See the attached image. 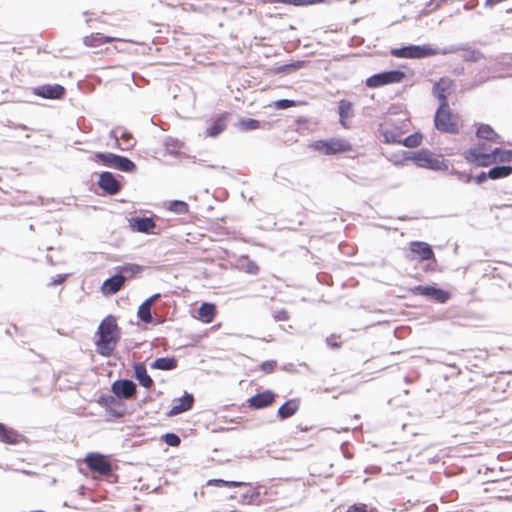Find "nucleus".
<instances>
[{
  "mask_svg": "<svg viewBox=\"0 0 512 512\" xmlns=\"http://www.w3.org/2000/svg\"><path fill=\"white\" fill-rule=\"evenodd\" d=\"M84 44L88 47H99L103 44L110 43L113 41L112 37L104 36L100 33L91 34L84 37Z\"/></svg>",
  "mask_w": 512,
  "mask_h": 512,
  "instance_id": "nucleus-26",
  "label": "nucleus"
},
{
  "mask_svg": "<svg viewBox=\"0 0 512 512\" xmlns=\"http://www.w3.org/2000/svg\"><path fill=\"white\" fill-rule=\"evenodd\" d=\"M259 271L258 266L254 262H250L247 265V272L250 274H257Z\"/></svg>",
  "mask_w": 512,
  "mask_h": 512,
  "instance_id": "nucleus-53",
  "label": "nucleus"
},
{
  "mask_svg": "<svg viewBox=\"0 0 512 512\" xmlns=\"http://www.w3.org/2000/svg\"><path fill=\"white\" fill-rule=\"evenodd\" d=\"M411 159L418 167L421 168H426L433 171L448 170V164L442 156L435 157L433 153L426 149L414 152Z\"/></svg>",
  "mask_w": 512,
  "mask_h": 512,
  "instance_id": "nucleus-2",
  "label": "nucleus"
},
{
  "mask_svg": "<svg viewBox=\"0 0 512 512\" xmlns=\"http://www.w3.org/2000/svg\"><path fill=\"white\" fill-rule=\"evenodd\" d=\"M493 151L496 157V162L512 161V150H502L500 148H494Z\"/></svg>",
  "mask_w": 512,
  "mask_h": 512,
  "instance_id": "nucleus-39",
  "label": "nucleus"
},
{
  "mask_svg": "<svg viewBox=\"0 0 512 512\" xmlns=\"http://www.w3.org/2000/svg\"><path fill=\"white\" fill-rule=\"evenodd\" d=\"M98 185L109 195L117 194L121 189V184L111 172H103L100 174Z\"/></svg>",
  "mask_w": 512,
  "mask_h": 512,
  "instance_id": "nucleus-13",
  "label": "nucleus"
},
{
  "mask_svg": "<svg viewBox=\"0 0 512 512\" xmlns=\"http://www.w3.org/2000/svg\"><path fill=\"white\" fill-rule=\"evenodd\" d=\"M35 94L47 99H61L65 94V88L60 84H47L36 88Z\"/></svg>",
  "mask_w": 512,
  "mask_h": 512,
  "instance_id": "nucleus-16",
  "label": "nucleus"
},
{
  "mask_svg": "<svg viewBox=\"0 0 512 512\" xmlns=\"http://www.w3.org/2000/svg\"><path fill=\"white\" fill-rule=\"evenodd\" d=\"M384 141L389 144H401L400 133L394 129H386L382 132Z\"/></svg>",
  "mask_w": 512,
  "mask_h": 512,
  "instance_id": "nucleus-35",
  "label": "nucleus"
},
{
  "mask_svg": "<svg viewBox=\"0 0 512 512\" xmlns=\"http://www.w3.org/2000/svg\"><path fill=\"white\" fill-rule=\"evenodd\" d=\"M328 344H329L330 346H332V347H337V346H338L337 344H334V342H331V343H330V342H328Z\"/></svg>",
  "mask_w": 512,
  "mask_h": 512,
  "instance_id": "nucleus-58",
  "label": "nucleus"
},
{
  "mask_svg": "<svg viewBox=\"0 0 512 512\" xmlns=\"http://www.w3.org/2000/svg\"><path fill=\"white\" fill-rule=\"evenodd\" d=\"M184 144L180 140L172 137H167L164 140L165 151L170 155H178Z\"/></svg>",
  "mask_w": 512,
  "mask_h": 512,
  "instance_id": "nucleus-30",
  "label": "nucleus"
},
{
  "mask_svg": "<svg viewBox=\"0 0 512 512\" xmlns=\"http://www.w3.org/2000/svg\"><path fill=\"white\" fill-rule=\"evenodd\" d=\"M86 465L95 472L101 475H108L111 470V464L102 454L90 453L85 458Z\"/></svg>",
  "mask_w": 512,
  "mask_h": 512,
  "instance_id": "nucleus-10",
  "label": "nucleus"
},
{
  "mask_svg": "<svg viewBox=\"0 0 512 512\" xmlns=\"http://www.w3.org/2000/svg\"><path fill=\"white\" fill-rule=\"evenodd\" d=\"M119 274L126 275V279L134 276L142 271V267L138 264L127 263L116 267Z\"/></svg>",
  "mask_w": 512,
  "mask_h": 512,
  "instance_id": "nucleus-33",
  "label": "nucleus"
},
{
  "mask_svg": "<svg viewBox=\"0 0 512 512\" xmlns=\"http://www.w3.org/2000/svg\"><path fill=\"white\" fill-rule=\"evenodd\" d=\"M239 126L242 130H254V129H257L259 128L260 126V122L258 120H255V119H252V118H248V119H243L239 122Z\"/></svg>",
  "mask_w": 512,
  "mask_h": 512,
  "instance_id": "nucleus-41",
  "label": "nucleus"
},
{
  "mask_svg": "<svg viewBox=\"0 0 512 512\" xmlns=\"http://www.w3.org/2000/svg\"><path fill=\"white\" fill-rule=\"evenodd\" d=\"M463 156L466 161L473 163L478 167H487L496 163V157L493 150L489 153H482L477 149H468L463 153Z\"/></svg>",
  "mask_w": 512,
  "mask_h": 512,
  "instance_id": "nucleus-9",
  "label": "nucleus"
},
{
  "mask_svg": "<svg viewBox=\"0 0 512 512\" xmlns=\"http://www.w3.org/2000/svg\"><path fill=\"white\" fill-rule=\"evenodd\" d=\"M460 52H462L461 58L467 62H477L483 57L479 51L464 45Z\"/></svg>",
  "mask_w": 512,
  "mask_h": 512,
  "instance_id": "nucleus-32",
  "label": "nucleus"
},
{
  "mask_svg": "<svg viewBox=\"0 0 512 512\" xmlns=\"http://www.w3.org/2000/svg\"><path fill=\"white\" fill-rule=\"evenodd\" d=\"M435 127L445 133H458V125L452 120V114L448 102L439 103L434 116Z\"/></svg>",
  "mask_w": 512,
  "mask_h": 512,
  "instance_id": "nucleus-3",
  "label": "nucleus"
},
{
  "mask_svg": "<svg viewBox=\"0 0 512 512\" xmlns=\"http://www.w3.org/2000/svg\"><path fill=\"white\" fill-rule=\"evenodd\" d=\"M404 78L405 73L400 70L384 71L367 78L366 85L369 88H377L387 84L400 83Z\"/></svg>",
  "mask_w": 512,
  "mask_h": 512,
  "instance_id": "nucleus-7",
  "label": "nucleus"
},
{
  "mask_svg": "<svg viewBox=\"0 0 512 512\" xmlns=\"http://www.w3.org/2000/svg\"><path fill=\"white\" fill-rule=\"evenodd\" d=\"M278 2L285 3V4H294L299 5L301 2L299 0H277Z\"/></svg>",
  "mask_w": 512,
  "mask_h": 512,
  "instance_id": "nucleus-56",
  "label": "nucleus"
},
{
  "mask_svg": "<svg viewBox=\"0 0 512 512\" xmlns=\"http://www.w3.org/2000/svg\"><path fill=\"white\" fill-rule=\"evenodd\" d=\"M163 440L168 446L171 447H177L181 442L180 437L175 433H166L163 436Z\"/></svg>",
  "mask_w": 512,
  "mask_h": 512,
  "instance_id": "nucleus-43",
  "label": "nucleus"
},
{
  "mask_svg": "<svg viewBox=\"0 0 512 512\" xmlns=\"http://www.w3.org/2000/svg\"><path fill=\"white\" fill-rule=\"evenodd\" d=\"M125 281L126 275L117 273L103 282L101 290L105 295L116 294L123 287Z\"/></svg>",
  "mask_w": 512,
  "mask_h": 512,
  "instance_id": "nucleus-15",
  "label": "nucleus"
},
{
  "mask_svg": "<svg viewBox=\"0 0 512 512\" xmlns=\"http://www.w3.org/2000/svg\"><path fill=\"white\" fill-rule=\"evenodd\" d=\"M511 174L512 166L510 165L495 166L488 171V177L493 180L508 177Z\"/></svg>",
  "mask_w": 512,
  "mask_h": 512,
  "instance_id": "nucleus-29",
  "label": "nucleus"
},
{
  "mask_svg": "<svg viewBox=\"0 0 512 512\" xmlns=\"http://www.w3.org/2000/svg\"><path fill=\"white\" fill-rule=\"evenodd\" d=\"M259 498V492H246L241 495L240 502L243 504H252Z\"/></svg>",
  "mask_w": 512,
  "mask_h": 512,
  "instance_id": "nucleus-44",
  "label": "nucleus"
},
{
  "mask_svg": "<svg viewBox=\"0 0 512 512\" xmlns=\"http://www.w3.org/2000/svg\"><path fill=\"white\" fill-rule=\"evenodd\" d=\"M109 135L116 141L117 147L122 151H129L133 149L136 144L133 136L124 128L116 127L110 131Z\"/></svg>",
  "mask_w": 512,
  "mask_h": 512,
  "instance_id": "nucleus-12",
  "label": "nucleus"
},
{
  "mask_svg": "<svg viewBox=\"0 0 512 512\" xmlns=\"http://www.w3.org/2000/svg\"><path fill=\"white\" fill-rule=\"evenodd\" d=\"M391 54L397 58L422 59L436 55V51L429 45H409L392 49Z\"/></svg>",
  "mask_w": 512,
  "mask_h": 512,
  "instance_id": "nucleus-6",
  "label": "nucleus"
},
{
  "mask_svg": "<svg viewBox=\"0 0 512 512\" xmlns=\"http://www.w3.org/2000/svg\"><path fill=\"white\" fill-rule=\"evenodd\" d=\"M150 367L152 369L169 371L177 367V360L174 357H162L155 359Z\"/></svg>",
  "mask_w": 512,
  "mask_h": 512,
  "instance_id": "nucleus-25",
  "label": "nucleus"
},
{
  "mask_svg": "<svg viewBox=\"0 0 512 512\" xmlns=\"http://www.w3.org/2000/svg\"><path fill=\"white\" fill-rule=\"evenodd\" d=\"M209 485H215V486H226V487H241L246 486L248 483L246 482H240V481H225L222 479H212L208 481Z\"/></svg>",
  "mask_w": 512,
  "mask_h": 512,
  "instance_id": "nucleus-37",
  "label": "nucleus"
},
{
  "mask_svg": "<svg viewBox=\"0 0 512 512\" xmlns=\"http://www.w3.org/2000/svg\"><path fill=\"white\" fill-rule=\"evenodd\" d=\"M141 306L145 307V308H149L151 310V306L152 304H150L147 299L141 304Z\"/></svg>",
  "mask_w": 512,
  "mask_h": 512,
  "instance_id": "nucleus-57",
  "label": "nucleus"
},
{
  "mask_svg": "<svg viewBox=\"0 0 512 512\" xmlns=\"http://www.w3.org/2000/svg\"><path fill=\"white\" fill-rule=\"evenodd\" d=\"M453 80L442 77L433 85L432 94L439 100V103L448 102L446 93L450 91Z\"/></svg>",
  "mask_w": 512,
  "mask_h": 512,
  "instance_id": "nucleus-17",
  "label": "nucleus"
},
{
  "mask_svg": "<svg viewBox=\"0 0 512 512\" xmlns=\"http://www.w3.org/2000/svg\"><path fill=\"white\" fill-rule=\"evenodd\" d=\"M410 251L417 254L421 260H430L434 258V252L429 244L421 241L410 243Z\"/></svg>",
  "mask_w": 512,
  "mask_h": 512,
  "instance_id": "nucleus-18",
  "label": "nucleus"
},
{
  "mask_svg": "<svg viewBox=\"0 0 512 512\" xmlns=\"http://www.w3.org/2000/svg\"><path fill=\"white\" fill-rule=\"evenodd\" d=\"M111 391L118 398L131 399L137 392V386L129 379L116 380L111 385Z\"/></svg>",
  "mask_w": 512,
  "mask_h": 512,
  "instance_id": "nucleus-11",
  "label": "nucleus"
},
{
  "mask_svg": "<svg viewBox=\"0 0 512 512\" xmlns=\"http://www.w3.org/2000/svg\"><path fill=\"white\" fill-rule=\"evenodd\" d=\"M414 295L425 296L437 303H445L450 299V293L434 286L418 285L411 289Z\"/></svg>",
  "mask_w": 512,
  "mask_h": 512,
  "instance_id": "nucleus-8",
  "label": "nucleus"
},
{
  "mask_svg": "<svg viewBox=\"0 0 512 512\" xmlns=\"http://www.w3.org/2000/svg\"><path fill=\"white\" fill-rule=\"evenodd\" d=\"M422 142V135L420 133H414L407 136L404 140H402L401 144L408 148L418 147Z\"/></svg>",
  "mask_w": 512,
  "mask_h": 512,
  "instance_id": "nucleus-36",
  "label": "nucleus"
},
{
  "mask_svg": "<svg viewBox=\"0 0 512 512\" xmlns=\"http://www.w3.org/2000/svg\"><path fill=\"white\" fill-rule=\"evenodd\" d=\"M97 333L99 335L96 341L97 352L105 357L110 356L120 339L116 319L111 315L104 318L98 326Z\"/></svg>",
  "mask_w": 512,
  "mask_h": 512,
  "instance_id": "nucleus-1",
  "label": "nucleus"
},
{
  "mask_svg": "<svg viewBox=\"0 0 512 512\" xmlns=\"http://www.w3.org/2000/svg\"><path fill=\"white\" fill-rule=\"evenodd\" d=\"M226 128L225 121L222 117L217 118L214 123L207 128L206 135L209 137H216L222 133Z\"/></svg>",
  "mask_w": 512,
  "mask_h": 512,
  "instance_id": "nucleus-34",
  "label": "nucleus"
},
{
  "mask_svg": "<svg viewBox=\"0 0 512 512\" xmlns=\"http://www.w3.org/2000/svg\"><path fill=\"white\" fill-rule=\"evenodd\" d=\"M134 376L143 387L150 389L154 382L148 375L146 367L142 363H138L134 366Z\"/></svg>",
  "mask_w": 512,
  "mask_h": 512,
  "instance_id": "nucleus-22",
  "label": "nucleus"
},
{
  "mask_svg": "<svg viewBox=\"0 0 512 512\" xmlns=\"http://www.w3.org/2000/svg\"><path fill=\"white\" fill-rule=\"evenodd\" d=\"M273 401L274 394L271 391L267 390L251 397L249 403L251 407L261 409L269 406Z\"/></svg>",
  "mask_w": 512,
  "mask_h": 512,
  "instance_id": "nucleus-20",
  "label": "nucleus"
},
{
  "mask_svg": "<svg viewBox=\"0 0 512 512\" xmlns=\"http://www.w3.org/2000/svg\"><path fill=\"white\" fill-rule=\"evenodd\" d=\"M276 362L274 360H268L261 364L260 368L264 373H271L275 368Z\"/></svg>",
  "mask_w": 512,
  "mask_h": 512,
  "instance_id": "nucleus-46",
  "label": "nucleus"
},
{
  "mask_svg": "<svg viewBox=\"0 0 512 512\" xmlns=\"http://www.w3.org/2000/svg\"><path fill=\"white\" fill-rule=\"evenodd\" d=\"M298 408L299 406L295 400H289L280 406L278 409V416L281 419H286L294 415Z\"/></svg>",
  "mask_w": 512,
  "mask_h": 512,
  "instance_id": "nucleus-28",
  "label": "nucleus"
},
{
  "mask_svg": "<svg viewBox=\"0 0 512 512\" xmlns=\"http://www.w3.org/2000/svg\"><path fill=\"white\" fill-rule=\"evenodd\" d=\"M169 210L176 214H185L188 212V204L184 201L174 200L170 202Z\"/></svg>",
  "mask_w": 512,
  "mask_h": 512,
  "instance_id": "nucleus-38",
  "label": "nucleus"
},
{
  "mask_svg": "<svg viewBox=\"0 0 512 512\" xmlns=\"http://www.w3.org/2000/svg\"><path fill=\"white\" fill-rule=\"evenodd\" d=\"M461 49H463L462 44H453V45L443 47L441 49H435V51H436V55H438V54L447 55V54H453V53L460 52Z\"/></svg>",
  "mask_w": 512,
  "mask_h": 512,
  "instance_id": "nucleus-40",
  "label": "nucleus"
},
{
  "mask_svg": "<svg viewBox=\"0 0 512 512\" xmlns=\"http://www.w3.org/2000/svg\"><path fill=\"white\" fill-rule=\"evenodd\" d=\"M346 512H367L364 505H353L350 506Z\"/></svg>",
  "mask_w": 512,
  "mask_h": 512,
  "instance_id": "nucleus-51",
  "label": "nucleus"
},
{
  "mask_svg": "<svg viewBox=\"0 0 512 512\" xmlns=\"http://www.w3.org/2000/svg\"><path fill=\"white\" fill-rule=\"evenodd\" d=\"M161 297V295L159 293H156L152 296H150L149 298H147V301L150 303V304H154L159 298Z\"/></svg>",
  "mask_w": 512,
  "mask_h": 512,
  "instance_id": "nucleus-55",
  "label": "nucleus"
},
{
  "mask_svg": "<svg viewBox=\"0 0 512 512\" xmlns=\"http://www.w3.org/2000/svg\"><path fill=\"white\" fill-rule=\"evenodd\" d=\"M487 178H489L488 177V172L487 173L481 172L476 177H473V179L476 181L477 184H482L483 182L486 181Z\"/></svg>",
  "mask_w": 512,
  "mask_h": 512,
  "instance_id": "nucleus-50",
  "label": "nucleus"
},
{
  "mask_svg": "<svg viewBox=\"0 0 512 512\" xmlns=\"http://www.w3.org/2000/svg\"><path fill=\"white\" fill-rule=\"evenodd\" d=\"M303 64H304L303 62L298 61V62H295L293 64L286 65L285 68L299 69V68L303 67Z\"/></svg>",
  "mask_w": 512,
  "mask_h": 512,
  "instance_id": "nucleus-54",
  "label": "nucleus"
},
{
  "mask_svg": "<svg viewBox=\"0 0 512 512\" xmlns=\"http://www.w3.org/2000/svg\"><path fill=\"white\" fill-rule=\"evenodd\" d=\"M454 175L457 176V178L460 180V181H463L465 183H469L471 182V180L473 179V176L471 174H468L466 172H461V171H453L452 172Z\"/></svg>",
  "mask_w": 512,
  "mask_h": 512,
  "instance_id": "nucleus-47",
  "label": "nucleus"
},
{
  "mask_svg": "<svg viewBox=\"0 0 512 512\" xmlns=\"http://www.w3.org/2000/svg\"><path fill=\"white\" fill-rule=\"evenodd\" d=\"M194 403V397L192 394L187 392L184 393L183 397L174 399L172 401V406L169 411L170 416H175L190 410Z\"/></svg>",
  "mask_w": 512,
  "mask_h": 512,
  "instance_id": "nucleus-14",
  "label": "nucleus"
},
{
  "mask_svg": "<svg viewBox=\"0 0 512 512\" xmlns=\"http://www.w3.org/2000/svg\"><path fill=\"white\" fill-rule=\"evenodd\" d=\"M469 149H477V150H479V152H482V153H489L490 151L493 150V149H490L485 143H479L477 145L470 147Z\"/></svg>",
  "mask_w": 512,
  "mask_h": 512,
  "instance_id": "nucleus-49",
  "label": "nucleus"
},
{
  "mask_svg": "<svg viewBox=\"0 0 512 512\" xmlns=\"http://www.w3.org/2000/svg\"><path fill=\"white\" fill-rule=\"evenodd\" d=\"M293 106H295V101L289 99H280L275 102L277 109H287Z\"/></svg>",
  "mask_w": 512,
  "mask_h": 512,
  "instance_id": "nucleus-45",
  "label": "nucleus"
},
{
  "mask_svg": "<svg viewBox=\"0 0 512 512\" xmlns=\"http://www.w3.org/2000/svg\"><path fill=\"white\" fill-rule=\"evenodd\" d=\"M21 435L15 430L6 427L0 423V441L6 444H17L20 441Z\"/></svg>",
  "mask_w": 512,
  "mask_h": 512,
  "instance_id": "nucleus-24",
  "label": "nucleus"
},
{
  "mask_svg": "<svg viewBox=\"0 0 512 512\" xmlns=\"http://www.w3.org/2000/svg\"><path fill=\"white\" fill-rule=\"evenodd\" d=\"M64 280H65V276L58 274L52 279V281L50 282V285L55 286V285L61 284Z\"/></svg>",
  "mask_w": 512,
  "mask_h": 512,
  "instance_id": "nucleus-52",
  "label": "nucleus"
},
{
  "mask_svg": "<svg viewBox=\"0 0 512 512\" xmlns=\"http://www.w3.org/2000/svg\"><path fill=\"white\" fill-rule=\"evenodd\" d=\"M130 225L134 231L141 233H150L156 226L151 217H134L130 220Z\"/></svg>",
  "mask_w": 512,
  "mask_h": 512,
  "instance_id": "nucleus-19",
  "label": "nucleus"
},
{
  "mask_svg": "<svg viewBox=\"0 0 512 512\" xmlns=\"http://www.w3.org/2000/svg\"><path fill=\"white\" fill-rule=\"evenodd\" d=\"M137 315L140 318L141 321L145 323H151L152 322V315L151 310L149 308H145L143 306H139Z\"/></svg>",
  "mask_w": 512,
  "mask_h": 512,
  "instance_id": "nucleus-42",
  "label": "nucleus"
},
{
  "mask_svg": "<svg viewBox=\"0 0 512 512\" xmlns=\"http://www.w3.org/2000/svg\"><path fill=\"white\" fill-rule=\"evenodd\" d=\"M107 408L108 411L117 418L123 417L125 414V410L123 409L122 404L113 396L109 397Z\"/></svg>",
  "mask_w": 512,
  "mask_h": 512,
  "instance_id": "nucleus-31",
  "label": "nucleus"
},
{
  "mask_svg": "<svg viewBox=\"0 0 512 512\" xmlns=\"http://www.w3.org/2000/svg\"><path fill=\"white\" fill-rule=\"evenodd\" d=\"M311 147L325 155H334L337 153L348 152L352 149L350 142L341 138L317 140L312 143Z\"/></svg>",
  "mask_w": 512,
  "mask_h": 512,
  "instance_id": "nucleus-5",
  "label": "nucleus"
},
{
  "mask_svg": "<svg viewBox=\"0 0 512 512\" xmlns=\"http://www.w3.org/2000/svg\"><path fill=\"white\" fill-rule=\"evenodd\" d=\"M476 135L478 138L492 141L494 143H502L501 137L487 124H481L477 131Z\"/></svg>",
  "mask_w": 512,
  "mask_h": 512,
  "instance_id": "nucleus-23",
  "label": "nucleus"
},
{
  "mask_svg": "<svg viewBox=\"0 0 512 512\" xmlns=\"http://www.w3.org/2000/svg\"><path fill=\"white\" fill-rule=\"evenodd\" d=\"M288 318H289L288 317V313L284 309L276 311L275 314H274L275 321H287Z\"/></svg>",
  "mask_w": 512,
  "mask_h": 512,
  "instance_id": "nucleus-48",
  "label": "nucleus"
},
{
  "mask_svg": "<svg viewBox=\"0 0 512 512\" xmlns=\"http://www.w3.org/2000/svg\"><path fill=\"white\" fill-rule=\"evenodd\" d=\"M354 116L352 103L347 100L339 102V118L340 123L344 128L350 127V119Z\"/></svg>",
  "mask_w": 512,
  "mask_h": 512,
  "instance_id": "nucleus-21",
  "label": "nucleus"
},
{
  "mask_svg": "<svg viewBox=\"0 0 512 512\" xmlns=\"http://www.w3.org/2000/svg\"><path fill=\"white\" fill-rule=\"evenodd\" d=\"M198 314L203 322L207 324L211 323L216 314V306L212 303H202L198 309Z\"/></svg>",
  "mask_w": 512,
  "mask_h": 512,
  "instance_id": "nucleus-27",
  "label": "nucleus"
},
{
  "mask_svg": "<svg viewBox=\"0 0 512 512\" xmlns=\"http://www.w3.org/2000/svg\"><path fill=\"white\" fill-rule=\"evenodd\" d=\"M328 344H329L330 346H332V347H337V346H338L337 344H334V342H331V343H330V342H328Z\"/></svg>",
  "mask_w": 512,
  "mask_h": 512,
  "instance_id": "nucleus-59",
  "label": "nucleus"
},
{
  "mask_svg": "<svg viewBox=\"0 0 512 512\" xmlns=\"http://www.w3.org/2000/svg\"><path fill=\"white\" fill-rule=\"evenodd\" d=\"M95 158L104 166L116 168L123 172H133L136 165L133 161L124 156L110 152H98Z\"/></svg>",
  "mask_w": 512,
  "mask_h": 512,
  "instance_id": "nucleus-4",
  "label": "nucleus"
}]
</instances>
